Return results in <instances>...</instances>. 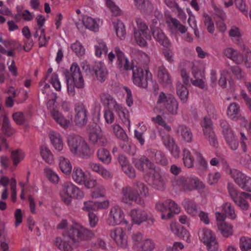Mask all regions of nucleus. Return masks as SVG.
Masks as SVG:
<instances>
[{"label":"nucleus","mask_w":251,"mask_h":251,"mask_svg":"<svg viewBox=\"0 0 251 251\" xmlns=\"http://www.w3.org/2000/svg\"><path fill=\"white\" fill-rule=\"evenodd\" d=\"M171 230L179 238H181L186 241L189 240L190 233L189 231L183 226L180 225H176L175 224L170 225Z\"/></svg>","instance_id":"4be33fe9"},{"label":"nucleus","mask_w":251,"mask_h":251,"mask_svg":"<svg viewBox=\"0 0 251 251\" xmlns=\"http://www.w3.org/2000/svg\"><path fill=\"white\" fill-rule=\"evenodd\" d=\"M58 161L61 171L65 175H70L72 171V165L70 160L61 156L59 157Z\"/></svg>","instance_id":"cd10ccee"},{"label":"nucleus","mask_w":251,"mask_h":251,"mask_svg":"<svg viewBox=\"0 0 251 251\" xmlns=\"http://www.w3.org/2000/svg\"><path fill=\"white\" fill-rule=\"evenodd\" d=\"M2 130L7 136H11L15 132V130L11 126L9 119L5 115L2 118Z\"/></svg>","instance_id":"ea45409f"},{"label":"nucleus","mask_w":251,"mask_h":251,"mask_svg":"<svg viewBox=\"0 0 251 251\" xmlns=\"http://www.w3.org/2000/svg\"><path fill=\"white\" fill-rule=\"evenodd\" d=\"M55 245L60 249L64 251H69L70 245L69 243L63 241L60 237H57L55 241Z\"/></svg>","instance_id":"052dcab7"},{"label":"nucleus","mask_w":251,"mask_h":251,"mask_svg":"<svg viewBox=\"0 0 251 251\" xmlns=\"http://www.w3.org/2000/svg\"><path fill=\"white\" fill-rule=\"evenodd\" d=\"M71 48L78 56H82L85 54V50L82 45L78 41L72 44Z\"/></svg>","instance_id":"de8ad7c7"},{"label":"nucleus","mask_w":251,"mask_h":251,"mask_svg":"<svg viewBox=\"0 0 251 251\" xmlns=\"http://www.w3.org/2000/svg\"><path fill=\"white\" fill-rule=\"evenodd\" d=\"M111 237L118 246L124 249L127 248V236L122 228L120 227L116 228L113 232L111 233Z\"/></svg>","instance_id":"2eb2a0df"},{"label":"nucleus","mask_w":251,"mask_h":251,"mask_svg":"<svg viewBox=\"0 0 251 251\" xmlns=\"http://www.w3.org/2000/svg\"><path fill=\"white\" fill-rule=\"evenodd\" d=\"M82 209L84 211L87 212L88 213L93 212V211L96 209L95 207V201H84Z\"/></svg>","instance_id":"e2e57ef3"},{"label":"nucleus","mask_w":251,"mask_h":251,"mask_svg":"<svg viewBox=\"0 0 251 251\" xmlns=\"http://www.w3.org/2000/svg\"><path fill=\"white\" fill-rule=\"evenodd\" d=\"M95 54L97 56H100L101 54H107L108 52V48L106 47L105 43L100 42L98 45L95 46Z\"/></svg>","instance_id":"603ef678"},{"label":"nucleus","mask_w":251,"mask_h":251,"mask_svg":"<svg viewBox=\"0 0 251 251\" xmlns=\"http://www.w3.org/2000/svg\"><path fill=\"white\" fill-rule=\"evenodd\" d=\"M95 71L98 79L101 82L105 80L107 74L104 65L101 62H97L95 67Z\"/></svg>","instance_id":"c85d7f7f"},{"label":"nucleus","mask_w":251,"mask_h":251,"mask_svg":"<svg viewBox=\"0 0 251 251\" xmlns=\"http://www.w3.org/2000/svg\"><path fill=\"white\" fill-rule=\"evenodd\" d=\"M60 196L62 201L70 205L73 199L80 200L84 198V192L71 181H66L62 184Z\"/></svg>","instance_id":"20e7f679"},{"label":"nucleus","mask_w":251,"mask_h":251,"mask_svg":"<svg viewBox=\"0 0 251 251\" xmlns=\"http://www.w3.org/2000/svg\"><path fill=\"white\" fill-rule=\"evenodd\" d=\"M199 237L201 241L206 245L209 251H217L218 249V244L216 241L215 236L212 231L203 228L199 232Z\"/></svg>","instance_id":"6e6552de"},{"label":"nucleus","mask_w":251,"mask_h":251,"mask_svg":"<svg viewBox=\"0 0 251 251\" xmlns=\"http://www.w3.org/2000/svg\"><path fill=\"white\" fill-rule=\"evenodd\" d=\"M49 135L51 142L55 149L59 151H62L63 149V143L60 134L51 131Z\"/></svg>","instance_id":"a878e982"},{"label":"nucleus","mask_w":251,"mask_h":251,"mask_svg":"<svg viewBox=\"0 0 251 251\" xmlns=\"http://www.w3.org/2000/svg\"><path fill=\"white\" fill-rule=\"evenodd\" d=\"M151 28L154 38L161 45L168 48L170 43L163 31L157 27L151 26Z\"/></svg>","instance_id":"6ab92c4d"},{"label":"nucleus","mask_w":251,"mask_h":251,"mask_svg":"<svg viewBox=\"0 0 251 251\" xmlns=\"http://www.w3.org/2000/svg\"><path fill=\"white\" fill-rule=\"evenodd\" d=\"M113 28L115 31L116 35L121 40H124L126 38V30L123 23L117 19L112 21Z\"/></svg>","instance_id":"393cba45"},{"label":"nucleus","mask_w":251,"mask_h":251,"mask_svg":"<svg viewBox=\"0 0 251 251\" xmlns=\"http://www.w3.org/2000/svg\"><path fill=\"white\" fill-rule=\"evenodd\" d=\"M157 76L159 81L165 86L172 83L169 72L163 65L157 67Z\"/></svg>","instance_id":"412c9836"},{"label":"nucleus","mask_w":251,"mask_h":251,"mask_svg":"<svg viewBox=\"0 0 251 251\" xmlns=\"http://www.w3.org/2000/svg\"><path fill=\"white\" fill-rule=\"evenodd\" d=\"M130 216L133 222L137 225H140L148 219L147 213L143 210L139 209L131 210Z\"/></svg>","instance_id":"5701e85b"},{"label":"nucleus","mask_w":251,"mask_h":251,"mask_svg":"<svg viewBox=\"0 0 251 251\" xmlns=\"http://www.w3.org/2000/svg\"><path fill=\"white\" fill-rule=\"evenodd\" d=\"M65 75L68 94L73 96L75 94V87L82 88L84 85L82 75L77 63H73L70 67V71H66Z\"/></svg>","instance_id":"f03ea898"},{"label":"nucleus","mask_w":251,"mask_h":251,"mask_svg":"<svg viewBox=\"0 0 251 251\" xmlns=\"http://www.w3.org/2000/svg\"><path fill=\"white\" fill-rule=\"evenodd\" d=\"M245 199V198L243 195H241L235 200H234L233 201L241 209L243 210H247L249 208V205L247 201Z\"/></svg>","instance_id":"864d4df0"},{"label":"nucleus","mask_w":251,"mask_h":251,"mask_svg":"<svg viewBox=\"0 0 251 251\" xmlns=\"http://www.w3.org/2000/svg\"><path fill=\"white\" fill-rule=\"evenodd\" d=\"M203 133L205 138L208 141L209 144L213 147H217L218 145V141L213 129L206 130L203 131Z\"/></svg>","instance_id":"c03bdc74"},{"label":"nucleus","mask_w":251,"mask_h":251,"mask_svg":"<svg viewBox=\"0 0 251 251\" xmlns=\"http://www.w3.org/2000/svg\"><path fill=\"white\" fill-rule=\"evenodd\" d=\"M82 138L78 135L75 134L69 135L67 137V145L72 153L75 151V149L79 144Z\"/></svg>","instance_id":"72a5a7b5"},{"label":"nucleus","mask_w":251,"mask_h":251,"mask_svg":"<svg viewBox=\"0 0 251 251\" xmlns=\"http://www.w3.org/2000/svg\"><path fill=\"white\" fill-rule=\"evenodd\" d=\"M133 163L135 167L142 172H145L147 169L152 170V171L155 168L154 164L145 156H142L139 159H134Z\"/></svg>","instance_id":"f3484780"},{"label":"nucleus","mask_w":251,"mask_h":251,"mask_svg":"<svg viewBox=\"0 0 251 251\" xmlns=\"http://www.w3.org/2000/svg\"><path fill=\"white\" fill-rule=\"evenodd\" d=\"M166 205V210H169V212L165 215L163 213L161 215L162 219H169L173 217L174 214H176L180 212V209L178 205L171 200H167L165 201Z\"/></svg>","instance_id":"aec40b11"},{"label":"nucleus","mask_w":251,"mask_h":251,"mask_svg":"<svg viewBox=\"0 0 251 251\" xmlns=\"http://www.w3.org/2000/svg\"><path fill=\"white\" fill-rule=\"evenodd\" d=\"M183 205L188 213L192 216H195L198 214V206L193 201L185 200Z\"/></svg>","instance_id":"c9c22d12"},{"label":"nucleus","mask_w":251,"mask_h":251,"mask_svg":"<svg viewBox=\"0 0 251 251\" xmlns=\"http://www.w3.org/2000/svg\"><path fill=\"white\" fill-rule=\"evenodd\" d=\"M123 216L124 213L118 206H114L111 209V217H112L113 224H120L123 220Z\"/></svg>","instance_id":"2f4dec72"},{"label":"nucleus","mask_w":251,"mask_h":251,"mask_svg":"<svg viewBox=\"0 0 251 251\" xmlns=\"http://www.w3.org/2000/svg\"><path fill=\"white\" fill-rule=\"evenodd\" d=\"M105 190L104 187L102 186H100L92 193V197L94 199L103 197L105 196Z\"/></svg>","instance_id":"338daca9"},{"label":"nucleus","mask_w":251,"mask_h":251,"mask_svg":"<svg viewBox=\"0 0 251 251\" xmlns=\"http://www.w3.org/2000/svg\"><path fill=\"white\" fill-rule=\"evenodd\" d=\"M150 184L155 189L162 191L165 188V181L161 175L155 170L150 173Z\"/></svg>","instance_id":"dca6fc26"},{"label":"nucleus","mask_w":251,"mask_h":251,"mask_svg":"<svg viewBox=\"0 0 251 251\" xmlns=\"http://www.w3.org/2000/svg\"><path fill=\"white\" fill-rule=\"evenodd\" d=\"M113 130L115 136L119 139L127 142L128 137L124 129L119 125H114L113 126Z\"/></svg>","instance_id":"a19ab883"},{"label":"nucleus","mask_w":251,"mask_h":251,"mask_svg":"<svg viewBox=\"0 0 251 251\" xmlns=\"http://www.w3.org/2000/svg\"><path fill=\"white\" fill-rule=\"evenodd\" d=\"M75 150L72 154L82 158H89L93 153V151L90 149L89 145L83 139Z\"/></svg>","instance_id":"f8f14e48"},{"label":"nucleus","mask_w":251,"mask_h":251,"mask_svg":"<svg viewBox=\"0 0 251 251\" xmlns=\"http://www.w3.org/2000/svg\"><path fill=\"white\" fill-rule=\"evenodd\" d=\"M101 100L103 104L105 106L104 112V118L107 124L110 121V109L109 107L110 95L108 94H103L101 96Z\"/></svg>","instance_id":"473e14b6"},{"label":"nucleus","mask_w":251,"mask_h":251,"mask_svg":"<svg viewBox=\"0 0 251 251\" xmlns=\"http://www.w3.org/2000/svg\"><path fill=\"white\" fill-rule=\"evenodd\" d=\"M157 104L164 103V106L168 112L172 115H176L177 113L178 104L176 100L171 95H167L164 92L160 93Z\"/></svg>","instance_id":"0eeeda50"},{"label":"nucleus","mask_w":251,"mask_h":251,"mask_svg":"<svg viewBox=\"0 0 251 251\" xmlns=\"http://www.w3.org/2000/svg\"><path fill=\"white\" fill-rule=\"evenodd\" d=\"M41 155L43 159L49 164H51L53 162V156L50 150L46 146H42L41 147Z\"/></svg>","instance_id":"37998d69"},{"label":"nucleus","mask_w":251,"mask_h":251,"mask_svg":"<svg viewBox=\"0 0 251 251\" xmlns=\"http://www.w3.org/2000/svg\"><path fill=\"white\" fill-rule=\"evenodd\" d=\"M155 244L151 240L146 239L141 245L142 251H152L155 248Z\"/></svg>","instance_id":"69168bd1"},{"label":"nucleus","mask_w":251,"mask_h":251,"mask_svg":"<svg viewBox=\"0 0 251 251\" xmlns=\"http://www.w3.org/2000/svg\"><path fill=\"white\" fill-rule=\"evenodd\" d=\"M217 226L219 230L224 237L227 238L233 234L232 226L226 222L222 221L218 223Z\"/></svg>","instance_id":"7c9ffc66"},{"label":"nucleus","mask_w":251,"mask_h":251,"mask_svg":"<svg viewBox=\"0 0 251 251\" xmlns=\"http://www.w3.org/2000/svg\"><path fill=\"white\" fill-rule=\"evenodd\" d=\"M111 62L116 57L117 58L118 67L123 70H132L133 82L136 85L143 88H146L148 85V81L151 80L152 75L148 70L143 69L139 67L134 66L126 58L124 53L118 47L114 49V53L111 51Z\"/></svg>","instance_id":"f257e3e1"},{"label":"nucleus","mask_w":251,"mask_h":251,"mask_svg":"<svg viewBox=\"0 0 251 251\" xmlns=\"http://www.w3.org/2000/svg\"><path fill=\"white\" fill-rule=\"evenodd\" d=\"M154 160L157 163L165 166L168 163V161L165 154L160 151H157L154 153Z\"/></svg>","instance_id":"13d9d810"},{"label":"nucleus","mask_w":251,"mask_h":251,"mask_svg":"<svg viewBox=\"0 0 251 251\" xmlns=\"http://www.w3.org/2000/svg\"><path fill=\"white\" fill-rule=\"evenodd\" d=\"M75 122L79 126L85 125L87 121V110L82 104H77L75 107Z\"/></svg>","instance_id":"4468645a"},{"label":"nucleus","mask_w":251,"mask_h":251,"mask_svg":"<svg viewBox=\"0 0 251 251\" xmlns=\"http://www.w3.org/2000/svg\"><path fill=\"white\" fill-rule=\"evenodd\" d=\"M50 83L56 91H60L61 88V83L57 74L54 73L51 75Z\"/></svg>","instance_id":"0e129e2a"},{"label":"nucleus","mask_w":251,"mask_h":251,"mask_svg":"<svg viewBox=\"0 0 251 251\" xmlns=\"http://www.w3.org/2000/svg\"><path fill=\"white\" fill-rule=\"evenodd\" d=\"M136 22L138 25V29L134 28V36L138 45L141 47L147 45V40H151V37L149 31L148 26L140 18H136Z\"/></svg>","instance_id":"39448f33"},{"label":"nucleus","mask_w":251,"mask_h":251,"mask_svg":"<svg viewBox=\"0 0 251 251\" xmlns=\"http://www.w3.org/2000/svg\"><path fill=\"white\" fill-rule=\"evenodd\" d=\"M123 170L130 178H134L136 176L135 171L133 167L129 163L126 166H123Z\"/></svg>","instance_id":"774afa93"},{"label":"nucleus","mask_w":251,"mask_h":251,"mask_svg":"<svg viewBox=\"0 0 251 251\" xmlns=\"http://www.w3.org/2000/svg\"><path fill=\"white\" fill-rule=\"evenodd\" d=\"M72 177L76 183L81 185L87 178V176L80 167H75L72 171Z\"/></svg>","instance_id":"b1692460"},{"label":"nucleus","mask_w":251,"mask_h":251,"mask_svg":"<svg viewBox=\"0 0 251 251\" xmlns=\"http://www.w3.org/2000/svg\"><path fill=\"white\" fill-rule=\"evenodd\" d=\"M24 157V153L19 150L12 152V158L15 165H17Z\"/></svg>","instance_id":"680f3d73"},{"label":"nucleus","mask_w":251,"mask_h":251,"mask_svg":"<svg viewBox=\"0 0 251 251\" xmlns=\"http://www.w3.org/2000/svg\"><path fill=\"white\" fill-rule=\"evenodd\" d=\"M182 159L185 167L190 168L194 166V159L188 150H183Z\"/></svg>","instance_id":"58836bf2"},{"label":"nucleus","mask_w":251,"mask_h":251,"mask_svg":"<svg viewBox=\"0 0 251 251\" xmlns=\"http://www.w3.org/2000/svg\"><path fill=\"white\" fill-rule=\"evenodd\" d=\"M83 23L86 28L94 31L98 30L99 26L97 21L91 17L86 16L83 19Z\"/></svg>","instance_id":"e433bc0d"},{"label":"nucleus","mask_w":251,"mask_h":251,"mask_svg":"<svg viewBox=\"0 0 251 251\" xmlns=\"http://www.w3.org/2000/svg\"><path fill=\"white\" fill-rule=\"evenodd\" d=\"M13 120L18 125H23L27 121V118L25 117L21 112H17L13 114Z\"/></svg>","instance_id":"4d7b16f0"},{"label":"nucleus","mask_w":251,"mask_h":251,"mask_svg":"<svg viewBox=\"0 0 251 251\" xmlns=\"http://www.w3.org/2000/svg\"><path fill=\"white\" fill-rule=\"evenodd\" d=\"M222 208L226 215L231 219L234 220L236 218L234 208L230 202H227L224 203L222 206Z\"/></svg>","instance_id":"a18cd8bd"},{"label":"nucleus","mask_w":251,"mask_h":251,"mask_svg":"<svg viewBox=\"0 0 251 251\" xmlns=\"http://www.w3.org/2000/svg\"><path fill=\"white\" fill-rule=\"evenodd\" d=\"M136 7L141 12L145 13L151 12L153 10V5L149 1L146 2L145 0H133Z\"/></svg>","instance_id":"c756f323"},{"label":"nucleus","mask_w":251,"mask_h":251,"mask_svg":"<svg viewBox=\"0 0 251 251\" xmlns=\"http://www.w3.org/2000/svg\"><path fill=\"white\" fill-rule=\"evenodd\" d=\"M44 173L49 180L53 183H57L59 182V177L57 174L49 168L44 169Z\"/></svg>","instance_id":"49530a36"},{"label":"nucleus","mask_w":251,"mask_h":251,"mask_svg":"<svg viewBox=\"0 0 251 251\" xmlns=\"http://www.w3.org/2000/svg\"><path fill=\"white\" fill-rule=\"evenodd\" d=\"M240 247L242 251H248L251 249V239L242 237L240 239Z\"/></svg>","instance_id":"5fc2aeb1"},{"label":"nucleus","mask_w":251,"mask_h":251,"mask_svg":"<svg viewBox=\"0 0 251 251\" xmlns=\"http://www.w3.org/2000/svg\"><path fill=\"white\" fill-rule=\"evenodd\" d=\"M177 94L181 100L185 102L187 100L188 91L186 87L183 84H178L176 88Z\"/></svg>","instance_id":"79ce46f5"},{"label":"nucleus","mask_w":251,"mask_h":251,"mask_svg":"<svg viewBox=\"0 0 251 251\" xmlns=\"http://www.w3.org/2000/svg\"><path fill=\"white\" fill-rule=\"evenodd\" d=\"M240 113V108L236 103H231L228 107L227 115L232 117L233 119L236 118L235 116L238 115Z\"/></svg>","instance_id":"3c124183"},{"label":"nucleus","mask_w":251,"mask_h":251,"mask_svg":"<svg viewBox=\"0 0 251 251\" xmlns=\"http://www.w3.org/2000/svg\"><path fill=\"white\" fill-rule=\"evenodd\" d=\"M97 156L100 161L104 164L110 163V152L108 150L105 148H101L97 152Z\"/></svg>","instance_id":"4c0bfd02"},{"label":"nucleus","mask_w":251,"mask_h":251,"mask_svg":"<svg viewBox=\"0 0 251 251\" xmlns=\"http://www.w3.org/2000/svg\"><path fill=\"white\" fill-rule=\"evenodd\" d=\"M170 20L173 26L177 29L181 33L183 34L187 31V27L180 24L178 20L174 18H171Z\"/></svg>","instance_id":"6e6d98bb"},{"label":"nucleus","mask_w":251,"mask_h":251,"mask_svg":"<svg viewBox=\"0 0 251 251\" xmlns=\"http://www.w3.org/2000/svg\"><path fill=\"white\" fill-rule=\"evenodd\" d=\"M176 184L184 191H192L204 187L202 182L195 176H179Z\"/></svg>","instance_id":"423d86ee"},{"label":"nucleus","mask_w":251,"mask_h":251,"mask_svg":"<svg viewBox=\"0 0 251 251\" xmlns=\"http://www.w3.org/2000/svg\"><path fill=\"white\" fill-rule=\"evenodd\" d=\"M204 24L207 26V31L211 33H213L214 31V23L211 18L207 14H204Z\"/></svg>","instance_id":"bf43d9fd"},{"label":"nucleus","mask_w":251,"mask_h":251,"mask_svg":"<svg viewBox=\"0 0 251 251\" xmlns=\"http://www.w3.org/2000/svg\"><path fill=\"white\" fill-rule=\"evenodd\" d=\"M227 190L229 195L232 201H234V200H235L238 198V197H240L242 195L241 194V192H240L237 190L235 186L232 183H228Z\"/></svg>","instance_id":"8fccbe9b"},{"label":"nucleus","mask_w":251,"mask_h":251,"mask_svg":"<svg viewBox=\"0 0 251 251\" xmlns=\"http://www.w3.org/2000/svg\"><path fill=\"white\" fill-rule=\"evenodd\" d=\"M89 140L91 144L97 146H104L108 140L99 127L96 126L89 132Z\"/></svg>","instance_id":"9d476101"},{"label":"nucleus","mask_w":251,"mask_h":251,"mask_svg":"<svg viewBox=\"0 0 251 251\" xmlns=\"http://www.w3.org/2000/svg\"><path fill=\"white\" fill-rule=\"evenodd\" d=\"M235 182L243 190L251 192V178L246 176L242 172L235 170L231 172Z\"/></svg>","instance_id":"9b49d317"},{"label":"nucleus","mask_w":251,"mask_h":251,"mask_svg":"<svg viewBox=\"0 0 251 251\" xmlns=\"http://www.w3.org/2000/svg\"><path fill=\"white\" fill-rule=\"evenodd\" d=\"M224 55L227 58L232 60L237 64H241L243 61L247 63L249 60L248 56L244 55L231 48H228L224 50Z\"/></svg>","instance_id":"ddd939ff"},{"label":"nucleus","mask_w":251,"mask_h":251,"mask_svg":"<svg viewBox=\"0 0 251 251\" xmlns=\"http://www.w3.org/2000/svg\"><path fill=\"white\" fill-rule=\"evenodd\" d=\"M177 131L180 133L183 139L187 142H191L193 138V134L191 129L184 125H180L177 128Z\"/></svg>","instance_id":"f704fd0d"},{"label":"nucleus","mask_w":251,"mask_h":251,"mask_svg":"<svg viewBox=\"0 0 251 251\" xmlns=\"http://www.w3.org/2000/svg\"><path fill=\"white\" fill-rule=\"evenodd\" d=\"M51 95L52 99L48 101L47 105L50 110H52L51 111L52 117L63 127L66 128L68 127L70 125V120L65 119L60 112L54 109L55 100L57 98L56 94L52 93Z\"/></svg>","instance_id":"1a4fd4ad"},{"label":"nucleus","mask_w":251,"mask_h":251,"mask_svg":"<svg viewBox=\"0 0 251 251\" xmlns=\"http://www.w3.org/2000/svg\"><path fill=\"white\" fill-rule=\"evenodd\" d=\"M89 168L94 172L97 173L105 179H108L110 177V173L104 169L100 164L90 162L88 164Z\"/></svg>","instance_id":"bb28decb"},{"label":"nucleus","mask_w":251,"mask_h":251,"mask_svg":"<svg viewBox=\"0 0 251 251\" xmlns=\"http://www.w3.org/2000/svg\"><path fill=\"white\" fill-rule=\"evenodd\" d=\"M62 235L65 239L73 243H77L83 240H87L94 237V233L87 229L77 223H75L69 230L63 231Z\"/></svg>","instance_id":"7ed1b4c3"},{"label":"nucleus","mask_w":251,"mask_h":251,"mask_svg":"<svg viewBox=\"0 0 251 251\" xmlns=\"http://www.w3.org/2000/svg\"><path fill=\"white\" fill-rule=\"evenodd\" d=\"M122 193L124 196L128 198L130 201H135L137 204L141 205H144V201L139 197L138 193L130 187L126 186L124 187L122 189Z\"/></svg>","instance_id":"a211bd4d"},{"label":"nucleus","mask_w":251,"mask_h":251,"mask_svg":"<svg viewBox=\"0 0 251 251\" xmlns=\"http://www.w3.org/2000/svg\"><path fill=\"white\" fill-rule=\"evenodd\" d=\"M229 36L236 44L240 43L241 40V34L238 27H234L231 28L229 31Z\"/></svg>","instance_id":"09e8293b"}]
</instances>
